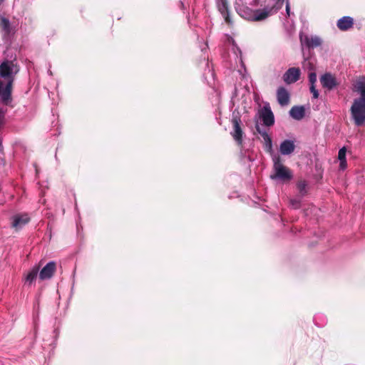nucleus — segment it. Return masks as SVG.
Returning a JSON list of instances; mask_svg holds the SVG:
<instances>
[{
	"instance_id": "nucleus-1",
	"label": "nucleus",
	"mask_w": 365,
	"mask_h": 365,
	"mask_svg": "<svg viewBox=\"0 0 365 365\" xmlns=\"http://www.w3.org/2000/svg\"><path fill=\"white\" fill-rule=\"evenodd\" d=\"M13 61L6 60L0 64V91H11L17 70Z\"/></svg>"
},
{
	"instance_id": "nucleus-2",
	"label": "nucleus",
	"mask_w": 365,
	"mask_h": 365,
	"mask_svg": "<svg viewBox=\"0 0 365 365\" xmlns=\"http://www.w3.org/2000/svg\"><path fill=\"white\" fill-rule=\"evenodd\" d=\"M272 161L273 168L270 174V178L281 183L289 182L293 178L292 170L282 163L279 155H273Z\"/></svg>"
},
{
	"instance_id": "nucleus-3",
	"label": "nucleus",
	"mask_w": 365,
	"mask_h": 365,
	"mask_svg": "<svg viewBox=\"0 0 365 365\" xmlns=\"http://www.w3.org/2000/svg\"><path fill=\"white\" fill-rule=\"evenodd\" d=\"M351 118L356 126L365 125V93L354 99L351 107Z\"/></svg>"
},
{
	"instance_id": "nucleus-4",
	"label": "nucleus",
	"mask_w": 365,
	"mask_h": 365,
	"mask_svg": "<svg viewBox=\"0 0 365 365\" xmlns=\"http://www.w3.org/2000/svg\"><path fill=\"white\" fill-rule=\"evenodd\" d=\"M284 1L285 0H277L276 4L270 7L266 6L262 9L250 10L251 14L248 19L254 21L264 20L273 13V11L276 12L282 9Z\"/></svg>"
},
{
	"instance_id": "nucleus-5",
	"label": "nucleus",
	"mask_w": 365,
	"mask_h": 365,
	"mask_svg": "<svg viewBox=\"0 0 365 365\" xmlns=\"http://www.w3.org/2000/svg\"><path fill=\"white\" fill-rule=\"evenodd\" d=\"M320 82L324 88L328 90L337 89L338 82L334 76L329 73H326L320 77Z\"/></svg>"
},
{
	"instance_id": "nucleus-6",
	"label": "nucleus",
	"mask_w": 365,
	"mask_h": 365,
	"mask_svg": "<svg viewBox=\"0 0 365 365\" xmlns=\"http://www.w3.org/2000/svg\"><path fill=\"white\" fill-rule=\"evenodd\" d=\"M240 118L233 116L232 119L233 130L231 132V135L238 145H241L242 143V130L240 125Z\"/></svg>"
},
{
	"instance_id": "nucleus-7",
	"label": "nucleus",
	"mask_w": 365,
	"mask_h": 365,
	"mask_svg": "<svg viewBox=\"0 0 365 365\" xmlns=\"http://www.w3.org/2000/svg\"><path fill=\"white\" fill-rule=\"evenodd\" d=\"M260 118L266 126H272L274 123V117L269 106H264L260 112Z\"/></svg>"
},
{
	"instance_id": "nucleus-8",
	"label": "nucleus",
	"mask_w": 365,
	"mask_h": 365,
	"mask_svg": "<svg viewBox=\"0 0 365 365\" xmlns=\"http://www.w3.org/2000/svg\"><path fill=\"white\" fill-rule=\"evenodd\" d=\"M301 71L299 68H289L283 76V79L287 83H292L299 79Z\"/></svg>"
},
{
	"instance_id": "nucleus-9",
	"label": "nucleus",
	"mask_w": 365,
	"mask_h": 365,
	"mask_svg": "<svg viewBox=\"0 0 365 365\" xmlns=\"http://www.w3.org/2000/svg\"><path fill=\"white\" fill-rule=\"evenodd\" d=\"M256 129H257V131L261 135V136L263 139L264 150L267 153L272 154L273 148H272V140L271 137L267 133V132L264 130H262L259 125H257Z\"/></svg>"
},
{
	"instance_id": "nucleus-10",
	"label": "nucleus",
	"mask_w": 365,
	"mask_h": 365,
	"mask_svg": "<svg viewBox=\"0 0 365 365\" xmlns=\"http://www.w3.org/2000/svg\"><path fill=\"white\" fill-rule=\"evenodd\" d=\"M300 41L302 45H305L309 48H314L321 45L322 41L318 36H308L303 37L300 36Z\"/></svg>"
},
{
	"instance_id": "nucleus-11",
	"label": "nucleus",
	"mask_w": 365,
	"mask_h": 365,
	"mask_svg": "<svg viewBox=\"0 0 365 365\" xmlns=\"http://www.w3.org/2000/svg\"><path fill=\"white\" fill-rule=\"evenodd\" d=\"M56 270V263L49 262L39 272V278L42 280L50 279Z\"/></svg>"
},
{
	"instance_id": "nucleus-12",
	"label": "nucleus",
	"mask_w": 365,
	"mask_h": 365,
	"mask_svg": "<svg viewBox=\"0 0 365 365\" xmlns=\"http://www.w3.org/2000/svg\"><path fill=\"white\" fill-rule=\"evenodd\" d=\"M354 21L351 16H343L337 21L336 26L340 31H348L354 26Z\"/></svg>"
},
{
	"instance_id": "nucleus-13",
	"label": "nucleus",
	"mask_w": 365,
	"mask_h": 365,
	"mask_svg": "<svg viewBox=\"0 0 365 365\" xmlns=\"http://www.w3.org/2000/svg\"><path fill=\"white\" fill-rule=\"evenodd\" d=\"M12 220V227L19 230L29 222V217L27 214H21L14 215Z\"/></svg>"
},
{
	"instance_id": "nucleus-14",
	"label": "nucleus",
	"mask_w": 365,
	"mask_h": 365,
	"mask_svg": "<svg viewBox=\"0 0 365 365\" xmlns=\"http://www.w3.org/2000/svg\"><path fill=\"white\" fill-rule=\"evenodd\" d=\"M0 29L4 38H8L11 33V26L9 20L4 16H0Z\"/></svg>"
},
{
	"instance_id": "nucleus-15",
	"label": "nucleus",
	"mask_w": 365,
	"mask_h": 365,
	"mask_svg": "<svg viewBox=\"0 0 365 365\" xmlns=\"http://www.w3.org/2000/svg\"><path fill=\"white\" fill-rule=\"evenodd\" d=\"M295 145L293 140H285L282 141L279 146V151L282 155H287L294 152Z\"/></svg>"
},
{
	"instance_id": "nucleus-16",
	"label": "nucleus",
	"mask_w": 365,
	"mask_h": 365,
	"mask_svg": "<svg viewBox=\"0 0 365 365\" xmlns=\"http://www.w3.org/2000/svg\"><path fill=\"white\" fill-rule=\"evenodd\" d=\"M289 115L293 119L300 120L305 115V108L302 106H293L289 110Z\"/></svg>"
},
{
	"instance_id": "nucleus-17",
	"label": "nucleus",
	"mask_w": 365,
	"mask_h": 365,
	"mask_svg": "<svg viewBox=\"0 0 365 365\" xmlns=\"http://www.w3.org/2000/svg\"><path fill=\"white\" fill-rule=\"evenodd\" d=\"M218 9L224 16L225 20L227 24H230L231 21L228 14V1L227 0H217Z\"/></svg>"
},
{
	"instance_id": "nucleus-18",
	"label": "nucleus",
	"mask_w": 365,
	"mask_h": 365,
	"mask_svg": "<svg viewBox=\"0 0 365 365\" xmlns=\"http://www.w3.org/2000/svg\"><path fill=\"white\" fill-rule=\"evenodd\" d=\"M252 85L249 79L246 77L242 76L240 78V81L238 82L237 86H235V91H250Z\"/></svg>"
},
{
	"instance_id": "nucleus-19",
	"label": "nucleus",
	"mask_w": 365,
	"mask_h": 365,
	"mask_svg": "<svg viewBox=\"0 0 365 365\" xmlns=\"http://www.w3.org/2000/svg\"><path fill=\"white\" fill-rule=\"evenodd\" d=\"M38 271L39 266L32 267L26 275L25 283L31 285L36 280Z\"/></svg>"
},
{
	"instance_id": "nucleus-20",
	"label": "nucleus",
	"mask_w": 365,
	"mask_h": 365,
	"mask_svg": "<svg viewBox=\"0 0 365 365\" xmlns=\"http://www.w3.org/2000/svg\"><path fill=\"white\" fill-rule=\"evenodd\" d=\"M289 93H277L278 103L282 106H287L289 103Z\"/></svg>"
},
{
	"instance_id": "nucleus-21",
	"label": "nucleus",
	"mask_w": 365,
	"mask_h": 365,
	"mask_svg": "<svg viewBox=\"0 0 365 365\" xmlns=\"http://www.w3.org/2000/svg\"><path fill=\"white\" fill-rule=\"evenodd\" d=\"M355 91H365V77H359L354 83Z\"/></svg>"
},
{
	"instance_id": "nucleus-22",
	"label": "nucleus",
	"mask_w": 365,
	"mask_h": 365,
	"mask_svg": "<svg viewBox=\"0 0 365 365\" xmlns=\"http://www.w3.org/2000/svg\"><path fill=\"white\" fill-rule=\"evenodd\" d=\"M12 101L11 93H0V103L8 106L11 105Z\"/></svg>"
},
{
	"instance_id": "nucleus-23",
	"label": "nucleus",
	"mask_w": 365,
	"mask_h": 365,
	"mask_svg": "<svg viewBox=\"0 0 365 365\" xmlns=\"http://www.w3.org/2000/svg\"><path fill=\"white\" fill-rule=\"evenodd\" d=\"M309 81L311 83L310 91H317L314 88V83L317 81V74L315 73H310L309 75Z\"/></svg>"
},
{
	"instance_id": "nucleus-24",
	"label": "nucleus",
	"mask_w": 365,
	"mask_h": 365,
	"mask_svg": "<svg viewBox=\"0 0 365 365\" xmlns=\"http://www.w3.org/2000/svg\"><path fill=\"white\" fill-rule=\"evenodd\" d=\"M307 186V184L306 182V181H304V180L299 181L297 183V188L302 195H304L305 193L307 192V190H306Z\"/></svg>"
},
{
	"instance_id": "nucleus-25",
	"label": "nucleus",
	"mask_w": 365,
	"mask_h": 365,
	"mask_svg": "<svg viewBox=\"0 0 365 365\" xmlns=\"http://www.w3.org/2000/svg\"><path fill=\"white\" fill-rule=\"evenodd\" d=\"M6 109L0 106V128L4 124Z\"/></svg>"
},
{
	"instance_id": "nucleus-26",
	"label": "nucleus",
	"mask_w": 365,
	"mask_h": 365,
	"mask_svg": "<svg viewBox=\"0 0 365 365\" xmlns=\"http://www.w3.org/2000/svg\"><path fill=\"white\" fill-rule=\"evenodd\" d=\"M346 148L344 147L341 148L339 150V153H338V159H339V160H346Z\"/></svg>"
},
{
	"instance_id": "nucleus-27",
	"label": "nucleus",
	"mask_w": 365,
	"mask_h": 365,
	"mask_svg": "<svg viewBox=\"0 0 365 365\" xmlns=\"http://www.w3.org/2000/svg\"><path fill=\"white\" fill-rule=\"evenodd\" d=\"M346 160H339V168L341 170H344L346 168Z\"/></svg>"
},
{
	"instance_id": "nucleus-28",
	"label": "nucleus",
	"mask_w": 365,
	"mask_h": 365,
	"mask_svg": "<svg viewBox=\"0 0 365 365\" xmlns=\"http://www.w3.org/2000/svg\"><path fill=\"white\" fill-rule=\"evenodd\" d=\"M284 2L286 3V12L288 16L290 15V3L289 0H285Z\"/></svg>"
},
{
	"instance_id": "nucleus-29",
	"label": "nucleus",
	"mask_w": 365,
	"mask_h": 365,
	"mask_svg": "<svg viewBox=\"0 0 365 365\" xmlns=\"http://www.w3.org/2000/svg\"><path fill=\"white\" fill-rule=\"evenodd\" d=\"M319 93H313V98L317 99L319 97Z\"/></svg>"
},
{
	"instance_id": "nucleus-30",
	"label": "nucleus",
	"mask_w": 365,
	"mask_h": 365,
	"mask_svg": "<svg viewBox=\"0 0 365 365\" xmlns=\"http://www.w3.org/2000/svg\"><path fill=\"white\" fill-rule=\"evenodd\" d=\"M277 91H279V92H281V91H286V90H285L284 88H282V87H279V88L277 89Z\"/></svg>"
},
{
	"instance_id": "nucleus-31",
	"label": "nucleus",
	"mask_w": 365,
	"mask_h": 365,
	"mask_svg": "<svg viewBox=\"0 0 365 365\" xmlns=\"http://www.w3.org/2000/svg\"><path fill=\"white\" fill-rule=\"evenodd\" d=\"M5 0H0V5Z\"/></svg>"
}]
</instances>
